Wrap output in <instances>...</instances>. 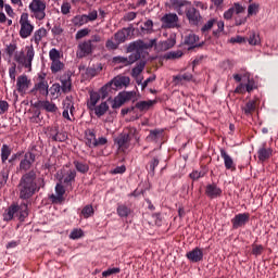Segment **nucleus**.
Returning <instances> with one entry per match:
<instances>
[{
  "instance_id": "nucleus-1",
  "label": "nucleus",
  "mask_w": 278,
  "mask_h": 278,
  "mask_svg": "<svg viewBox=\"0 0 278 278\" xmlns=\"http://www.w3.org/2000/svg\"><path fill=\"white\" fill-rule=\"evenodd\" d=\"M35 163L36 154L31 151L26 152L20 162L18 170L24 174L18 181L17 190L18 197L23 201L31 199L46 186L45 178L38 177V169H31Z\"/></svg>"
},
{
  "instance_id": "nucleus-2",
  "label": "nucleus",
  "mask_w": 278,
  "mask_h": 278,
  "mask_svg": "<svg viewBox=\"0 0 278 278\" xmlns=\"http://www.w3.org/2000/svg\"><path fill=\"white\" fill-rule=\"evenodd\" d=\"M36 52L34 51V46L26 47V54L25 51H20L14 53V61L24 68L31 71V62H34V56Z\"/></svg>"
},
{
  "instance_id": "nucleus-3",
  "label": "nucleus",
  "mask_w": 278,
  "mask_h": 278,
  "mask_svg": "<svg viewBox=\"0 0 278 278\" xmlns=\"http://www.w3.org/2000/svg\"><path fill=\"white\" fill-rule=\"evenodd\" d=\"M14 216H17L20 220H25L29 213L27 212V204L22 203L21 205L13 204L11 205L3 214V220H12Z\"/></svg>"
},
{
  "instance_id": "nucleus-4",
  "label": "nucleus",
  "mask_w": 278,
  "mask_h": 278,
  "mask_svg": "<svg viewBox=\"0 0 278 278\" xmlns=\"http://www.w3.org/2000/svg\"><path fill=\"white\" fill-rule=\"evenodd\" d=\"M28 8L33 14V17L36 18V21H45V18L47 17V1L31 0Z\"/></svg>"
},
{
  "instance_id": "nucleus-5",
  "label": "nucleus",
  "mask_w": 278,
  "mask_h": 278,
  "mask_svg": "<svg viewBox=\"0 0 278 278\" xmlns=\"http://www.w3.org/2000/svg\"><path fill=\"white\" fill-rule=\"evenodd\" d=\"M240 14H244V7L236 2L230 9H228L224 13V18L226 21H231V18H235L236 25H242V23H244V20L240 17Z\"/></svg>"
},
{
  "instance_id": "nucleus-6",
  "label": "nucleus",
  "mask_w": 278,
  "mask_h": 278,
  "mask_svg": "<svg viewBox=\"0 0 278 278\" xmlns=\"http://www.w3.org/2000/svg\"><path fill=\"white\" fill-rule=\"evenodd\" d=\"M138 134V129L136 128H129L128 132H122L117 138L115 139V144L118 147V151H125L129 149L131 137L136 136Z\"/></svg>"
},
{
  "instance_id": "nucleus-7",
  "label": "nucleus",
  "mask_w": 278,
  "mask_h": 278,
  "mask_svg": "<svg viewBox=\"0 0 278 278\" xmlns=\"http://www.w3.org/2000/svg\"><path fill=\"white\" fill-rule=\"evenodd\" d=\"M20 36L21 38H29L34 34V24L29 21V13H22L20 18Z\"/></svg>"
},
{
  "instance_id": "nucleus-8",
  "label": "nucleus",
  "mask_w": 278,
  "mask_h": 278,
  "mask_svg": "<svg viewBox=\"0 0 278 278\" xmlns=\"http://www.w3.org/2000/svg\"><path fill=\"white\" fill-rule=\"evenodd\" d=\"M131 99H136V91H122L119 92L113 101L112 108L113 110H118V108H123L125 103L131 101Z\"/></svg>"
},
{
  "instance_id": "nucleus-9",
  "label": "nucleus",
  "mask_w": 278,
  "mask_h": 278,
  "mask_svg": "<svg viewBox=\"0 0 278 278\" xmlns=\"http://www.w3.org/2000/svg\"><path fill=\"white\" fill-rule=\"evenodd\" d=\"M39 81L35 84L34 88L29 91V94H34L35 97L41 94V97L49 96V83L45 79V76L39 75Z\"/></svg>"
},
{
  "instance_id": "nucleus-10",
  "label": "nucleus",
  "mask_w": 278,
  "mask_h": 278,
  "mask_svg": "<svg viewBox=\"0 0 278 278\" xmlns=\"http://www.w3.org/2000/svg\"><path fill=\"white\" fill-rule=\"evenodd\" d=\"M156 42L157 41L155 39H151L148 43H144L142 40H137L129 43L127 52L134 53V51H136V53H140L142 49H152V47H155Z\"/></svg>"
},
{
  "instance_id": "nucleus-11",
  "label": "nucleus",
  "mask_w": 278,
  "mask_h": 278,
  "mask_svg": "<svg viewBox=\"0 0 278 278\" xmlns=\"http://www.w3.org/2000/svg\"><path fill=\"white\" fill-rule=\"evenodd\" d=\"M94 45L90 43L89 40H85L78 43L76 55L79 59L88 58V55H92V51H94Z\"/></svg>"
},
{
  "instance_id": "nucleus-12",
  "label": "nucleus",
  "mask_w": 278,
  "mask_h": 278,
  "mask_svg": "<svg viewBox=\"0 0 278 278\" xmlns=\"http://www.w3.org/2000/svg\"><path fill=\"white\" fill-rule=\"evenodd\" d=\"M73 73L71 71H67L60 77L61 91L63 92V94H68V92L73 90V80L71 79Z\"/></svg>"
},
{
  "instance_id": "nucleus-13",
  "label": "nucleus",
  "mask_w": 278,
  "mask_h": 278,
  "mask_svg": "<svg viewBox=\"0 0 278 278\" xmlns=\"http://www.w3.org/2000/svg\"><path fill=\"white\" fill-rule=\"evenodd\" d=\"M186 16L187 20L191 25H194L195 27L199 26V23L203 21V16H201V12L197 10L194 7H190L186 10Z\"/></svg>"
},
{
  "instance_id": "nucleus-14",
  "label": "nucleus",
  "mask_w": 278,
  "mask_h": 278,
  "mask_svg": "<svg viewBox=\"0 0 278 278\" xmlns=\"http://www.w3.org/2000/svg\"><path fill=\"white\" fill-rule=\"evenodd\" d=\"M199 42V36L194 35L193 33L185 36L184 45H186L188 48V51H191V49H201L203 45H205L204 41Z\"/></svg>"
},
{
  "instance_id": "nucleus-15",
  "label": "nucleus",
  "mask_w": 278,
  "mask_h": 278,
  "mask_svg": "<svg viewBox=\"0 0 278 278\" xmlns=\"http://www.w3.org/2000/svg\"><path fill=\"white\" fill-rule=\"evenodd\" d=\"M135 31V28L132 25L126 28H122L117 33L114 34V40L115 42L123 45V42H126L127 38L131 36V33Z\"/></svg>"
},
{
  "instance_id": "nucleus-16",
  "label": "nucleus",
  "mask_w": 278,
  "mask_h": 278,
  "mask_svg": "<svg viewBox=\"0 0 278 278\" xmlns=\"http://www.w3.org/2000/svg\"><path fill=\"white\" fill-rule=\"evenodd\" d=\"M131 84L129 76L117 75L111 80V86H114L113 90H121V88H127Z\"/></svg>"
},
{
  "instance_id": "nucleus-17",
  "label": "nucleus",
  "mask_w": 278,
  "mask_h": 278,
  "mask_svg": "<svg viewBox=\"0 0 278 278\" xmlns=\"http://www.w3.org/2000/svg\"><path fill=\"white\" fill-rule=\"evenodd\" d=\"M29 86H31V80H29L26 75H21L17 77L16 90L20 92V94H25V92L29 90Z\"/></svg>"
},
{
  "instance_id": "nucleus-18",
  "label": "nucleus",
  "mask_w": 278,
  "mask_h": 278,
  "mask_svg": "<svg viewBox=\"0 0 278 278\" xmlns=\"http://www.w3.org/2000/svg\"><path fill=\"white\" fill-rule=\"evenodd\" d=\"M55 194L49 195L50 201L52 203H62L64 201V194H66V189H64V185L62 182L56 184L55 186Z\"/></svg>"
},
{
  "instance_id": "nucleus-19",
  "label": "nucleus",
  "mask_w": 278,
  "mask_h": 278,
  "mask_svg": "<svg viewBox=\"0 0 278 278\" xmlns=\"http://www.w3.org/2000/svg\"><path fill=\"white\" fill-rule=\"evenodd\" d=\"M186 5H190V1L188 0H169V8L175 10L179 16H184V10L181 8H186Z\"/></svg>"
},
{
  "instance_id": "nucleus-20",
  "label": "nucleus",
  "mask_w": 278,
  "mask_h": 278,
  "mask_svg": "<svg viewBox=\"0 0 278 278\" xmlns=\"http://www.w3.org/2000/svg\"><path fill=\"white\" fill-rule=\"evenodd\" d=\"M75 177H77V172H75V169H68L62 177H59V181L64 186H72L73 181H75Z\"/></svg>"
},
{
  "instance_id": "nucleus-21",
  "label": "nucleus",
  "mask_w": 278,
  "mask_h": 278,
  "mask_svg": "<svg viewBox=\"0 0 278 278\" xmlns=\"http://www.w3.org/2000/svg\"><path fill=\"white\" fill-rule=\"evenodd\" d=\"M50 131V138L53 142H66L68 140V135L58 131V127L51 128Z\"/></svg>"
},
{
  "instance_id": "nucleus-22",
  "label": "nucleus",
  "mask_w": 278,
  "mask_h": 278,
  "mask_svg": "<svg viewBox=\"0 0 278 278\" xmlns=\"http://www.w3.org/2000/svg\"><path fill=\"white\" fill-rule=\"evenodd\" d=\"M257 157L261 162H266V160H270V157H273L271 148H267L266 143H264L262 148H260L257 151Z\"/></svg>"
},
{
  "instance_id": "nucleus-23",
  "label": "nucleus",
  "mask_w": 278,
  "mask_h": 278,
  "mask_svg": "<svg viewBox=\"0 0 278 278\" xmlns=\"http://www.w3.org/2000/svg\"><path fill=\"white\" fill-rule=\"evenodd\" d=\"M35 108H40L41 110H46V112H51L52 114L58 112V105L49 100L37 102Z\"/></svg>"
},
{
  "instance_id": "nucleus-24",
  "label": "nucleus",
  "mask_w": 278,
  "mask_h": 278,
  "mask_svg": "<svg viewBox=\"0 0 278 278\" xmlns=\"http://www.w3.org/2000/svg\"><path fill=\"white\" fill-rule=\"evenodd\" d=\"M162 23L167 25V27H177V23H179V16L175 13L165 14L162 17Z\"/></svg>"
},
{
  "instance_id": "nucleus-25",
  "label": "nucleus",
  "mask_w": 278,
  "mask_h": 278,
  "mask_svg": "<svg viewBox=\"0 0 278 278\" xmlns=\"http://www.w3.org/2000/svg\"><path fill=\"white\" fill-rule=\"evenodd\" d=\"M205 194L210 199H216V198L220 197V194H223V190H220V188H218V186L212 184V185L206 186Z\"/></svg>"
},
{
  "instance_id": "nucleus-26",
  "label": "nucleus",
  "mask_w": 278,
  "mask_h": 278,
  "mask_svg": "<svg viewBox=\"0 0 278 278\" xmlns=\"http://www.w3.org/2000/svg\"><path fill=\"white\" fill-rule=\"evenodd\" d=\"M94 142H97V135L94 130L87 129L85 130V144L89 147V149H94Z\"/></svg>"
},
{
  "instance_id": "nucleus-27",
  "label": "nucleus",
  "mask_w": 278,
  "mask_h": 278,
  "mask_svg": "<svg viewBox=\"0 0 278 278\" xmlns=\"http://www.w3.org/2000/svg\"><path fill=\"white\" fill-rule=\"evenodd\" d=\"M156 103V100L139 101L136 103L135 108H137L139 112H149V110Z\"/></svg>"
},
{
  "instance_id": "nucleus-28",
  "label": "nucleus",
  "mask_w": 278,
  "mask_h": 278,
  "mask_svg": "<svg viewBox=\"0 0 278 278\" xmlns=\"http://www.w3.org/2000/svg\"><path fill=\"white\" fill-rule=\"evenodd\" d=\"M244 77L248 79V83L245 84L247 92H253V90H257V83L255 78L251 76V73L245 72Z\"/></svg>"
},
{
  "instance_id": "nucleus-29",
  "label": "nucleus",
  "mask_w": 278,
  "mask_h": 278,
  "mask_svg": "<svg viewBox=\"0 0 278 278\" xmlns=\"http://www.w3.org/2000/svg\"><path fill=\"white\" fill-rule=\"evenodd\" d=\"M187 257L190 260V262H201V260H203V251H201L199 248H195L187 253Z\"/></svg>"
},
{
  "instance_id": "nucleus-30",
  "label": "nucleus",
  "mask_w": 278,
  "mask_h": 278,
  "mask_svg": "<svg viewBox=\"0 0 278 278\" xmlns=\"http://www.w3.org/2000/svg\"><path fill=\"white\" fill-rule=\"evenodd\" d=\"M47 30L45 27H41L39 29H37L35 33H34V36H33V40L35 43L37 45H40V42L42 41L43 38H47Z\"/></svg>"
},
{
  "instance_id": "nucleus-31",
  "label": "nucleus",
  "mask_w": 278,
  "mask_h": 278,
  "mask_svg": "<svg viewBox=\"0 0 278 278\" xmlns=\"http://www.w3.org/2000/svg\"><path fill=\"white\" fill-rule=\"evenodd\" d=\"M131 214V207L126 204H117V215L121 218H127Z\"/></svg>"
},
{
  "instance_id": "nucleus-32",
  "label": "nucleus",
  "mask_w": 278,
  "mask_h": 278,
  "mask_svg": "<svg viewBox=\"0 0 278 278\" xmlns=\"http://www.w3.org/2000/svg\"><path fill=\"white\" fill-rule=\"evenodd\" d=\"M101 100V94L99 92H90V99L87 103L89 110H94L97 108V103Z\"/></svg>"
},
{
  "instance_id": "nucleus-33",
  "label": "nucleus",
  "mask_w": 278,
  "mask_h": 278,
  "mask_svg": "<svg viewBox=\"0 0 278 278\" xmlns=\"http://www.w3.org/2000/svg\"><path fill=\"white\" fill-rule=\"evenodd\" d=\"M63 110L65 112H70V114L73 116L75 112V103H73V97H66L63 102Z\"/></svg>"
},
{
  "instance_id": "nucleus-34",
  "label": "nucleus",
  "mask_w": 278,
  "mask_h": 278,
  "mask_svg": "<svg viewBox=\"0 0 278 278\" xmlns=\"http://www.w3.org/2000/svg\"><path fill=\"white\" fill-rule=\"evenodd\" d=\"M72 23L74 27H83V25L88 24V18L86 17V14L76 15L72 18Z\"/></svg>"
},
{
  "instance_id": "nucleus-35",
  "label": "nucleus",
  "mask_w": 278,
  "mask_h": 278,
  "mask_svg": "<svg viewBox=\"0 0 278 278\" xmlns=\"http://www.w3.org/2000/svg\"><path fill=\"white\" fill-rule=\"evenodd\" d=\"M93 110L96 116L101 118V116H104L105 112L110 110V105H108V102H102L100 105L94 106Z\"/></svg>"
},
{
  "instance_id": "nucleus-36",
  "label": "nucleus",
  "mask_w": 278,
  "mask_h": 278,
  "mask_svg": "<svg viewBox=\"0 0 278 278\" xmlns=\"http://www.w3.org/2000/svg\"><path fill=\"white\" fill-rule=\"evenodd\" d=\"M216 25V18L208 20L202 27H201V34L204 36H207L210 31H212V28Z\"/></svg>"
},
{
  "instance_id": "nucleus-37",
  "label": "nucleus",
  "mask_w": 278,
  "mask_h": 278,
  "mask_svg": "<svg viewBox=\"0 0 278 278\" xmlns=\"http://www.w3.org/2000/svg\"><path fill=\"white\" fill-rule=\"evenodd\" d=\"M248 42L252 47H256V45H261L262 39H260V34H256L255 31H250L248 37Z\"/></svg>"
},
{
  "instance_id": "nucleus-38",
  "label": "nucleus",
  "mask_w": 278,
  "mask_h": 278,
  "mask_svg": "<svg viewBox=\"0 0 278 278\" xmlns=\"http://www.w3.org/2000/svg\"><path fill=\"white\" fill-rule=\"evenodd\" d=\"M12 155V149L8 144H3L1 148V161L2 164H5L8 162V159Z\"/></svg>"
},
{
  "instance_id": "nucleus-39",
  "label": "nucleus",
  "mask_w": 278,
  "mask_h": 278,
  "mask_svg": "<svg viewBox=\"0 0 278 278\" xmlns=\"http://www.w3.org/2000/svg\"><path fill=\"white\" fill-rule=\"evenodd\" d=\"M220 155L225 162V166L226 168L229 170L231 168H233V160L231 159V156H229V154H227V151L225 150H220Z\"/></svg>"
},
{
  "instance_id": "nucleus-40",
  "label": "nucleus",
  "mask_w": 278,
  "mask_h": 278,
  "mask_svg": "<svg viewBox=\"0 0 278 278\" xmlns=\"http://www.w3.org/2000/svg\"><path fill=\"white\" fill-rule=\"evenodd\" d=\"M144 66H147V62L144 61H140L139 63H137V65L131 71L132 77H138L140 73L144 71Z\"/></svg>"
},
{
  "instance_id": "nucleus-41",
  "label": "nucleus",
  "mask_w": 278,
  "mask_h": 278,
  "mask_svg": "<svg viewBox=\"0 0 278 278\" xmlns=\"http://www.w3.org/2000/svg\"><path fill=\"white\" fill-rule=\"evenodd\" d=\"M175 45H177L175 37H169L167 40L162 42L161 47L163 51H168V49H173Z\"/></svg>"
},
{
  "instance_id": "nucleus-42",
  "label": "nucleus",
  "mask_w": 278,
  "mask_h": 278,
  "mask_svg": "<svg viewBox=\"0 0 278 278\" xmlns=\"http://www.w3.org/2000/svg\"><path fill=\"white\" fill-rule=\"evenodd\" d=\"M174 81H176V84H181V81H192V74L185 73L174 76Z\"/></svg>"
},
{
  "instance_id": "nucleus-43",
  "label": "nucleus",
  "mask_w": 278,
  "mask_h": 278,
  "mask_svg": "<svg viewBox=\"0 0 278 278\" xmlns=\"http://www.w3.org/2000/svg\"><path fill=\"white\" fill-rule=\"evenodd\" d=\"M74 166L78 173L86 174L88 170H90V167L86 163H81L79 161H74Z\"/></svg>"
},
{
  "instance_id": "nucleus-44",
  "label": "nucleus",
  "mask_w": 278,
  "mask_h": 278,
  "mask_svg": "<svg viewBox=\"0 0 278 278\" xmlns=\"http://www.w3.org/2000/svg\"><path fill=\"white\" fill-rule=\"evenodd\" d=\"M257 99H253L245 104V114H251L255 112L257 108Z\"/></svg>"
},
{
  "instance_id": "nucleus-45",
  "label": "nucleus",
  "mask_w": 278,
  "mask_h": 278,
  "mask_svg": "<svg viewBox=\"0 0 278 278\" xmlns=\"http://www.w3.org/2000/svg\"><path fill=\"white\" fill-rule=\"evenodd\" d=\"M242 225H244V214H239L232 219V227L233 229H238Z\"/></svg>"
},
{
  "instance_id": "nucleus-46",
  "label": "nucleus",
  "mask_w": 278,
  "mask_h": 278,
  "mask_svg": "<svg viewBox=\"0 0 278 278\" xmlns=\"http://www.w3.org/2000/svg\"><path fill=\"white\" fill-rule=\"evenodd\" d=\"M162 130H150L149 136L147 137V140H149L150 142H157V140L160 139V135L162 134Z\"/></svg>"
},
{
  "instance_id": "nucleus-47",
  "label": "nucleus",
  "mask_w": 278,
  "mask_h": 278,
  "mask_svg": "<svg viewBox=\"0 0 278 278\" xmlns=\"http://www.w3.org/2000/svg\"><path fill=\"white\" fill-rule=\"evenodd\" d=\"M184 56V52L181 50L170 51L165 54L166 60H179V58Z\"/></svg>"
},
{
  "instance_id": "nucleus-48",
  "label": "nucleus",
  "mask_w": 278,
  "mask_h": 278,
  "mask_svg": "<svg viewBox=\"0 0 278 278\" xmlns=\"http://www.w3.org/2000/svg\"><path fill=\"white\" fill-rule=\"evenodd\" d=\"M60 71H64V64L62 61H52L51 63V72L52 73H60Z\"/></svg>"
},
{
  "instance_id": "nucleus-49",
  "label": "nucleus",
  "mask_w": 278,
  "mask_h": 278,
  "mask_svg": "<svg viewBox=\"0 0 278 278\" xmlns=\"http://www.w3.org/2000/svg\"><path fill=\"white\" fill-rule=\"evenodd\" d=\"M92 214H94V208L92 207V205H86L81 210L80 216H83L84 218H90Z\"/></svg>"
},
{
  "instance_id": "nucleus-50",
  "label": "nucleus",
  "mask_w": 278,
  "mask_h": 278,
  "mask_svg": "<svg viewBox=\"0 0 278 278\" xmlns=\"http://www.w3.org/2000/svg\"><path fill=\"white\" fill-rule=\"evenodd\" d=\"M50 93L52 97H60L62 94V87L60 84L55 83L50 88Z\"/></svg>"
},
{
  "instance_id": "nucleus-51",
  "label": "nucleus",
  "mask_w": 278,
  "mask_h": 278,
  "mask_svg": "<svg viewBox=\"0 0 278 278\" xmlns=\"http://www.w3.org/2000/svg\"><path fill=\"white\" fill-rule=\"evenodd\" d=\"M112 90H114V88H112V83L109 81L106 85H104L100 92L102 94V99H105L108 97V94H110V92H112Z\"/></svg>"
},
{
  "instance_id": "nucleus-52",
  "label": "nucleus",
  "mask_w": 278,
  "mask_h": 278,
  "mask_svg": "<svg viewBox=\"0 0 278 278\" xmlns=\"http://www.w3.org/2000/svg\"><path fill=\"white\" fill-rule=\"evenodd\" d=\"M113 64H122V66H129L127 56H114L112 60Z\"/></svg>"
},
{
  "instance_id": "nucleus-53",
  "label": "nucleus",
  "mask_w": 278,
  "mask_h": 278,
  "mask_svg": "<svg viewBox=\"0 0 278 278\" xmlns=\"http://www.w3.org/2000/svg\"><path fill=\"white\" fill-rule=\"evenodd\" d=\"M260 12V4L252 3L248 7V16H255Z\"/></svg>"
},
{
  "instance_id": "nucleus-54",
  "label": "nucleus",
  "mask_w": 278,
  "mask_h": 278,
  "mask_svg": "<svg viewBox=\"0 0 278 278\" xmlns=\"http://www.w3.org/2000/svg\"><path fill=\"white\" fill-rule=\"evenodd\" d=\"M156 166H160V159L153 157L152 161H150V163H149L148 170H150V173H152V175H155V167Z\"/></svg>"
},
{
  "instance_id": "nucleus-55",
  "label": "nucleus",
  "mask_w": 278,
  "mask_h": 278,
  "mask_svg": "<svg viewBox=\"0 0 278 278\" xmlns=\"http://www.w3.org/2000/svg\"><path fill=\"white\" fill-rule=\"evenodd\" d=\"M86 36H90V29L89 28H83L78 30L75 35L76 40H81V38H86Z\"/></svg>"
},
{
  "instance_id": "nucleus-56",
  "label": "nucleus",
  "mask_w": 278,
  "mask_h": 278,
  "mask_svg": "<svg viewBox=\"0 0 278 278\" xmlns=\"http://www.w3.org/2000/svg\"><path fill=\"white\" fill-rule=\"evenodd\" d=\"M49 58L51 62L60 61V51L55 48L51 49L49 52Z\"/></svg>"
},
{
  "instance_id": "nucleus-57",
  "label": "nucleus",
  "mask_w": 278,
  "mask_h": 278,
  "mask_svg": "<svg viewBox=\"0 0 278 278\" xmlns=\"http://www.w3.org/2000/svg\"><path fill=\"white\" fill-rule=\"evenodd\" d=\"M87 23H92L99 18V13L97 10L90 11L88 14H86Z\"/></svg>"
},
{
  "instance_id": "nucleus-58",
  "label": "nucleus",
  "mask_w": 278,
  "mask_h": 278,
  "mask_svg": "<svg viewBox=\"0 0 278 278\" xmlns=\"http://www.w3.org/2000/svg\"><path fill=\"white\" fill-rule=\"evenodd\" d=\"M262 253H264V245L262 244H253L252 245V255H262Z\"/></svg>"
},
{
  "instance_id": "nucleus-59",
  "label": "nucleus",
  "mask_w": 278,
  "mask_h": 278,
  "mask_svg": "<svg viewBox=\"0 0 278 278\" xmlns=\"http://www.w3.org/2000/svg\"><path fill=\"white\" fill-rule=\"evenodd\" d=\"M119 43L118 42H114V40L112 39H108L105 47L106 49H109V51H116V49H118Z\"/></svg>"
},
{
  "instance_id": "nucleus-60",
  "label": "nucleus",
  "mask_w": 278,
  "mask_h": 278,
  "mask_svg": "<svg viewBox=\"0 0 278 278\" xmlns=\"http://www.w3.org/2000/svg\"><path fill=\"white\" fill-rule=\"evenodd\" d=\"M121 273V268L113 267L102 273V277H110L112 275H118Z\"/></svg>"
},
{
  "instance_id": "nucleus-61",
  "label": "nucleus",
  "mask_w": 278,
  "mask_h": 278,
  "mask_svg": "<svg viewBox=\"0 0 278 278\" xmlns=\"http://www.w3.org/2000/svg\"><path fill=\"white\" fill-rule=\"evenodd\" d=\"M140 59V52H135L131 53L127 60H128V66H131V64L138 62V60Z\"/></svg>"
},
{
  "instance_id": "nucleus-62",
  "label": "nucleus",
  "mask_w": 278,
  "mask_h": 278,
  "mask_svg": "<svg viewBox=\"0 0 278 278\" xmlns=\"http://www.w3.org/2000/svg\"><path fill=\"white\" fill-rule=\"evenodd\" d=\"M53 36H62L64 34V28H62V25L55 24L51 29Z\"/></svg>"
},
{
  "instance_id": "nucleus-63",
  "label": "nucleus",
  "mask_w": 278,
  "mask_h": 278,
  "mask_svg": "<svg viewBox=\"0 0 278 278\" xmlns=\"http://www.w3.org/2000/svg\"><path fill=\"white\" fill-rule=\"evenodd\" d=\"M136 16H138V13L131 11L124 15L123 21H125V23H129L131 21H135Z\"/></svg>"
},
{
  "instance_id": "nucleus-64",
  "label": "nucleus",
  "mask_w": 278,
  "mask_h": 278,
  "mask_svg": "<svg viewBox=\"0 0 278 278\" xmlns=\"http://www.w3.org/2000/svg\"><path fill=\"white\" fill-rule=\"evenodd\" d=\"M16 49H17L16 43H10L5 48V53L9 54V58H12V55H14Z\"/></svg>"
}]
</instances>
